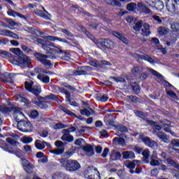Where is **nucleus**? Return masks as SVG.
<instances>
[{"instance_id": "1", "label": "nucleus", "mask_w": 179, "mask_h": 179, "mask_svg": "<svg viewBox=\"0 0 179 179\" xmlns=\"http://www.w3.org/2000/svg\"><path fill=\"white\" fill-rule=\"evenodd\" d=\"M59 163L67 171H78L80 169V164L78 161L62 158L59 159Z\"/></svg>"}, {"instance_id": "2", "label": "nucleus", "mask_w": 179, "mask_h": 179, "mask_svg": "<svg viewBox=\"0 0 179 179\" xmlns=\"http://www.w3.org/2000/svg\"><path fill=\"white\" fill-rule=\"evenodd\" d=\"M147 124H149V125H152L153 127L154 130L152 131V134H155L161 139L163 141V142H165V143H169L170 142V138L166 135V134L162 132H158L157 131H160L162 129V127H160L159 124H157V122H153L152 120H148Z\"/></svg>"}, {"instance_id": "3", "label": "nucleus", "mask_w": 179, "mask_h": 179, "mask_svg": "<svg viewBox=\"0 0 179 179\" xmlns=\"http://www.w3.org/2000/svg\"><path fill=\"white\" fill-rule=\"evenodd\" d=\"M166 7L171 13H179V0H168Z\"/></svg>"}, {"instance_id": "4", "label": "nucleus", "mask_w": 179, "mask_h": 179, "mask_svg": "<svg viewBox=\"0 0 179 179\" xmlns=\"http://www.w3.org/2000/svg\"><path fill=\"white\" fill-rule=\"evenodd\" d=\"M35 57L39 62H41L46 68H51L52 66V64H51V62L50 60L47 59V58H50V59H55V57H50L47 56L44 54L42 53H36Z\"/></svg>"}, {"instance_id": "5", "label": "nucleus", "mask_w": 179, "mask_h": 179, "mask_svg": "<svg viewBox=\"0 0 179 179\" xmlns=\"http://www.w3.org/2000/svg\"><path fill=\"white\" fill-rule=\"evenodd\" d=\"M25 89L28 90V92H31L36 96L40 94L41 93V87L40 85L33 86L32 81H26L25 83Z\"/></svg>"}, {"instance_id": "6", "label": "nucleus", "mask_w": 179, "mask_h": 179, "mask_svg": "<svg viewBox=\"0 0 179 179\" xmlns=\"http://www.w3.org/2000/svg\"><path fill=\"white\" fill-rule=\"evenodd\" d=\"M21 164L27 174H31V173H33V170H34V165L30 163V162H29L26 158L21 159Z\"/></svg>"}, {"instance_id": "7", "label": "nucleus", "mask_w": 179, "mask_h": 179, "mask_svg": "<svg viewBox=\"0 0 179 179\" xmlns=\"http://www.w3.org/2000/svg\"><path fill=\"white\" fill-rule=\"evenodd\" d=\"M43 48L45 51H47L48 54H59V52H62V50L59 49V48L55 46L52 43L48 45H43Z\"/></svg>"}, {"instance_id": "8", "label": "nucleus", "mask_w": 179, "mask_h": 179, "mask_svg": "<svg viewBox=\"0 0 179 179\" xmlns=\"http://www.w3.org/2000/svg\"><path fill=\"white\" fill-rule=\"evenodd\" d=\"M34 72L38 73V79L43 83H48L50 82V77L44 74L45 73V71H44L43 69L37 68L34 70Z\"/></svg>"}, {"instance_id": "9", "label": "nucleus", "mask_w": 179, "mask_h": 179, "mask_svg": "<svg viewBox=\"0 0 179 179\" xmlns=\"http://www.w3.org/2000/svg\"><path fill=\"white\" fill-rule=\"evenodd\" d=\"M141 140L148 148H151V149H154V150H157L159 145H157V143H156V141L150 139V138L149 137L141 138Z\"/></svg>"}, {"instance_id": "10", "label": "nucleus", "mask_w": 179, "mask_h": 179, "mask_svg": "<svg viewBox=\"0 0 179 179\" xmlns=\"http://www.w3.org/2000/svg\"><path fill=\"white\" fill-rule=\"evenodd\" d=\"M17 62L20 64V66H29V64H31V59H30V57H27L26 55L23 54L22 56L18 57Z\"/></svg>"}, {"instance_id": "11", "label": "nucleus", "mask_w": 179, "mask_h": 179, "mask_svg": "<svg viewBox=\"0 0 179 179\" xmlns=\"http://www.w3.org/2000/svg\"><path fill=\"white\" fill-rule=\"evenodd\" d=\"M60 92L66 95V101L67 104L73 106V107H78V103L71 99V93L69 92L66 91V90L64 88L60 89Z\"/></svg>"}, {"instance_id": "12", "label": "nucleus", "mask_w": 179, "mask_h": 179, "mask_svg": "<svg viewBox=\"0 0 179 179\" xmlns=\"http://www.w3.org/2000/svg\"><path fill=\"white\" fill-rule=\"evenodd\" d=\"M90 65L95 66V68H104V66H111V63L105 60H102L101 62L91 61L90 62Z\"/></svg>"}, {"instance_id": "13", "label": "nucleus", "mask_w": 179, "mask_h": 179, "mask_svg": "<svg viewBox=\"0 0 179 179\" xmlns=\"http://www.w3.org/2000/svg\"><path fill=\"white\" fill-rule=\"evenodd\" d=\"M94 170H95V171H96V175L92 171H85L84 172L85 178H87V179H101V177L100 176V173L99 172V171H97V169H94Z\"/></svg>"}, {"instance_id": "14", "label": "nucleus", "mask_w": 179, "mask_h": 179, "mask_svg": "<svg viewBox=\"0 0 179 179\" xmlns=\"http://www.w3.org/2000/svg\"><path fill=\"white\" fill-rule=\"evenodd\" d=\"M30 127H31L30 122H26L23 120H20L17 124V128L19 131H21L22 132L26 131V129H29Z\"/></svg>"}, {"instance_id": "15", "label": "nucleus", "mask_w": 179, "mask_h": 179, "mask_svg": "<svg viewBox=\"0 0 179 179\" xmlns=\"http://www.w3.org/2000/svg\"><path fill=\"white\" fill-rule=\"evenodd\" d=\"M0 36H6L7 37H12V38L19 40V36L17 34L8 29H0Z\"/></svg>"}, {"instance_id": "16", "label": "nucleus", "mask_w": 179, "mask_h": 179, "mask_svg": "<svg viewBox=\"0 0 179 179\" xmlns=\"http://www.w3.org/2000/svg\"><path fill=\"white\" fill-rule=\"evenodd\" d=\"M18 140L19 136L15 134H11L10 137L6 138L8 143H10V145H12L13 146L19 145L20 143L17 141Z\"/></svg>"}, {"instance_id": "17", "label": "nucleus", "mask_w": 179, "mask_h": 179, "mask_svg": "<svg viewBox=\"0 0 179 179\" xmlns=\"http://www.w3.org/2000/svg\"><path fill=\"white\" fill-rule=\"evenodd\" d=\"M13 115L17 122L21 121V120H23V118H24V115L19 108H15L14 109Z\"/></svg>"}, {"instance_id": "18", "label": "nucleus", "mask_w": 179, "mask_h": 179, "mask_svg": "<svg viewBox=\"0 0 179 179\" xmlns=\"http://www.w3.org/2000/svg\"><path fill=\"white\" fill-rule=\"evenodd\" d=\"M137 9L147 15H152V10H150V9H149V8L145 6V4H143V3H138Z\"/></svg>"}, {"instance_id": "19", "label": "nucleus", "mask_w": 179, "mask_h": 179, "mask_svg": "<svg viewBox=\"0 0 179 179\" xmlns=\"http://www.w3.org/2000/svg\"><path fill=\"white\" fill-rule=\"evenodd\" d=\"M115 118L113 117V114H108L104 117V121L106 125H110V127H114V122Z\"/></svg>"}, {"instance_id": "20", "label": "nucleus", "mask_w": 179, "mask_h": 179, "mask_svg": "<svg viewBox=\"0 0 179 179\" xmlns=\"http://www.w3.org/2000/svg\"><path fill=\"white\" fill-rule=\"evenodd\" d=\"M92 68L90 66H85V67H81L80 69H78L77 71H76L73 73V75H87V71H91Z\"/></svg>"}, {"instance_id": "21", "label": "nucleus", "mask_w": 179, "mask_h": 179, "mask_svg": "<svg viewBox=\"0 0 179 179\" xmlns=\"http://www.w3.org/2000/svg\"><path fill=\"white\" fill-rule=\"evenodd\" d=\"M43 38L47 41H55V40H57L58 41H61L62 43H68V41L64 38H58L53 36H44Z\"/></svg>"}, {"instance_id": "22", "label": "nucleus", "mask_w": 179, "mask_h": 179, "mask_svg": "<svg viewBox=\"0 0 179 179\" xmlns=\"http://www.w3.org/2000/svg\"><path fill=\"white\" fill-rule=\"evenodd\" d=\"M99 45L101 47H106V48H113V47H114V42L110 40L104 39L101 41Z\"/></svg>"}, {"instance_id": "23", "label": "nucleus", "mask_w": 179, "mask_h": 179, "mask_svg": "<svg viewBox=\"0 0 179 179\" xmlns=\"http://www.w3.org/2000/svg\"><path fill=\"white\" fill-rule=\"evenodd\" d=\"M85 155L90 157V156H93L94 155V151L93 150V147L90 145H87L83 148Z\"/></svg>"}, {"instance_id": "24", "label": "nucleus", "mask_w": 179, "mask_h": 179, "mask_svg": "<svg viewBox=\"0 0 179 179\" xmlns=\"http://www.w3.org/2000/svg\"><path fill=\"white\" fill-rule=\"evenodd\" d=\"M59 108H60V110H62V111H64V113H65L68 115H71V117H76V118H78V120H83L82 116H78V117L76 116V115L75 113H73L72 111L68 110L66 108H65L62 106H60Z\"/></svg>"}, {"instance_id": "25", "label": "nucleus", "mask_w": 179, "mask_h": 179, "mask_svg": "<svg viewBox=\"0 0 179 179\" xmlns=\"http://www.w3.org/2000/svg\"><path fill=\"white\" fill-rule=\"evenodd\" d=\"M7 14L8 15V16H12L13 17H21V19H26V17H24V15L12 10L10 9L7 11Z\"/></svg>"}, {"instance_id": "26", "label": "nucleus", "mask_w": 179, "mask_h": 179, "mask_svg": "<svg viewBox=\"0 0 179 179\" xmlns=\"http://www.w3.org/2000/svg\"><path fill=\"white\" fill-rule=\"evenodd\" d=\"M142 35L143 36H150V25H149V24L148 23H145L143 25V28H142Z\"/></svg>"}, {"instance_id": "27", "label": "nucleus", "mask_w": 179, "mask_h": 179, "mask_svg": "<svg viewBox=\"0 0 179 179\" xmlns=\"http://www.w3.org/2000/svg\"><path fill=\"white\" fill-rule=\"evenodd\" d=\"M63 134L64 135L61 138L62 141H64V142H73V137L69 133L63 131Z\"/></svg>"}, {"instance_id": "28", "label": "nucleus", "mask_w": 179, "mask_h": 179, "mask_svg": "<svg viewBox=\"0 0 179 179\" xmlns=\"http://www.w3.org/2000/svg\"><path fill=\"white\" fill-rule=\"evenodd\" d=\"M112 34L113 36H114V37L119 38V40H120V41H122V43H124L125 44L128 43V40L125 38V37L124 36V35H122V34H120V32H117V31H113Z\"/></svg>"}, {"instance_id": "29", "label": "nucleus", "mask_w": 179, "mask_h": 179, "mask_svg": "<svg viewBox=\"0 0 179 179\" xmlns=\"http://www.w3.org/2000/svg\"><path fill=\"white\" fill-rule=\"evenodd\" d=\"M123 159H135V154L132 151H124L122 152Z\"/></svg>"}, {"instance_id": "30", "label": "nucleus", "mask_w": 179, "mask_h": 179, "mask_svg": "<svg viewBox=\"0 0 179 179\" xmlns=\"http://www.w3.org/2000/svg\"><path fill=\"white\" fill-rule=\"evenodd\" d=\"M35 147L38 150H43L45 148V141H41V140H36L35 141Z\"/></svg>"}, {"instance_id": "31", "label": "nucleus", "mask_w": 179, "mask_h": 179, "mask_svg": "<svg viewBox=\"0 0 179 179\" xmlns=\"http://www.w3.org/2000/svg\"><path fill=\"white\" fill-rule=\"evenodd\" d=\"M136 58H139V59H144V61H148L150 64L153 62V59L148 55H136Z\"/></svg>"}, {"instance_id": "32", "label": "nucleus", "mask_w": 179, "mask_h": 179, "mask_svg": "<svg viewBox=\"0 0 179 179\" xmlns=\"http://www.w3.org/2000/svg\"><path fill=\"white\" fill-rule=\"evenodd\" d=\"M80 113L83 115H86L87 117H90V115H92V114H93V109H92L91 108H84L80 110Z\"/></svg>"}, {"instance_id": "33", "label": "nucleus", "mask_w": 179, "mask_h": 179, "mask_svg": "<svg viewBox=\"0 0 179 179\" xmlns=\"http://www.w3.org/2000/svg\"><path fill=\"white\" fill-rule=\"evenodd\" d=\"M20 142H22V143L27 145L33 142V138L29 137L28 136H24L20 138Z\"/></svg>"}, {"instance_id": "34", "label": "nucleus", "mask_w": 179, "mask_h": 179, "mask_svg": "<svg viewBox=\"0 0 179 179\" xmlns=\"http://www.w3.org/2000/svg\"><path fill=\"white\" fill-rule=\"evenodd\" d=\"M6 23L8 24V29H13V27H15V26H17V23H16V22H15L13 20L10 19V18H7L6 19Z\"/></svg>"}, {"instance_id": "35", "label": "nucleus", "mask_w": 179, "mask_h": 179, "mask_svg": "<svg viewBox=\"0 0 179 179\" xmlns=\"http://www.w3.org/2000/svg\"><path fill=\"white\" fill-rule=\"evenodd\" d=\"M142 26H143V21L142 20H141L136 22V24L133 27V29L136 31H139V30H141V29L142 28Z\"/></svg>"}, {"instance_id": "36", "label": "nucleus", "mask_w": 179, "mask_h": 179, "mask_svg": "<svg viewBox=\"0 0 179 179\" xmlns=\"http://www.w3.org/2000/svg\"><path fill=\"white\" fill-rule=\"evenodd\" d=\"M10 52H13V54H15V55H17V57H18V58L20 57H22L23 55V52H22V50H20V49L19 48H10Z\"/></svg>"}, {"instance_id": "37", "label": "nucleus", "mask_w": 179, "mask_h": 179, "mask_svg": "<svg viewBox=\"0 0 179 179\" xmlns=\"http://www.w3.org/2000/svg\"><path fill=\"white\" fill-rule=\"evenodd\" d=\"M52 179H68V176L62 173H57L52 176Z\"/></svg>"}, {"instance_id": "38", "label": "nucleus", "mask_w": 179, "mask_h": 179, "mask_svg": "<svg viewBox=\"0 0 179 179\" xmlns=\"http://www.w3.org/2000/svg\"><path fill=\"white\" fill-rule=\"evenodd\" d=\"M157 33H159L160 36L168 34L169 29L166 28V27H160L157 29Z\"/></svg>"}, {"instance_id": "39", "label": "nucleus", "mask_w": 179, "mask_h": 179, "mask_svg": "<svg viewBox=\"0 0 179 179\" xmlns=\"http://www.w3.org/2000/svg\"><path fill=\"white\" fill-rule=\"evenodd\" d=\"M144 70V68L143 66H136L132 70L131 72L134 73V75H139L142 71Z\"/></svg>"}, {"instance_id": "40", "label": "nucleus", "mask_w": 179, "mask_h": 179, "mask_svg": "<svg viewBox=\"0 0 179 179\" xmlns=\"http://www.w3.org/2000/svg\"><path fill=\"white\" fill-rule=\"evenodd\" d=\"M64 149L65 148H60L55 150H51L50 153H52L53 155H62V153H64Z\"/></svg>"}, {"instance_id": "41", "label": "nucleus", "mask_w": 179, "mask_h": 179, "mask_svg": "<svg viewBox=\"0 0 179 179\" xmlns=\"http://www.w3.org/2000/svg\"><path fill=\"white\" fill-rule=\"evenodd\" d=\"M113 142L115 143H119V145H121L122 146H125V140L122 138H117L115 137L113 138Z\"/></svg>"}, {"instance_id": "42", "label": "nucleus", "mask_w": 179, "mask_h": 179, "mask_svg": "<svg viewBox=\"0 0 179 179\" xmlns=\"http://www.w3.org/2000/svg\"><path fill=\"white\" fill-rule=\"evenodd\" d=\"M164 8V3L162 1H158L155 3V8L157 10H162Z\"/></svg>"}, {"instance_id": "43", "label": "nucleus", "mask_w": 179, "mask_h": 179, "mask_svg": "<svg viewBox=\"0 0 179 179\" xmlns=\"http://www.w3.org/2000/svg\"><path fill=\"white\" fill-rule=\"evenodd\" d=\"M130 86H131L134 92H139V86L138 85V83H136V81L131 80L130 81Z\"/></svg>"}, {"instance_id": "44", "label": "nucleus", "mask_w": 179, "mask_h": 179, "mask_svg": "<svg viewBox=\"0 0 179 179\" xmlns=\"http://www.w3.org/2000/svg\"><path fill=\"white\" fill-rule=\"evenodd\" d=\"M59 54H62L63 56H62V59L64 61H70L71 60V54L66 52H59Z\"/></svg>"}, {"instance_id": "45", "label": "nucleus", "mask_w": 179, "mask_h": 179, "mask_svg": "<svg viewBox=\"0 0 179 179\" xmlns=\"http://www.w3.org/2000/svg\"><path fill=\"white\" fill-rule=\"evenodd\" d=\"M124 164V166L127 167V169H129L130 170L135 169V164L134 163V162L125 161Z\"/></svg>"}, {"instance_id": "46", "label": "nucleus", "mask_w": 179, "mask_h": 179, "mask_svg": "<svg viewBox=\"0 0 179 179\" xmlns=\"http://www.w3.org/2000/svg\"><path fill=\"white\" fill-rule=\"evenodd\" d=\"M81 30H82V31H83V33H85L86 34V36H87V37H89V38H90V40H92V41H94V36L92 35V34H90L89 31H87L86 28H85L84 27H82Z\"/></svg>"}, {"instance_id": "47", "label": "nucleus", "mask_w": 179, "mask_h": 179, "mask_svg": "<svg viewBox=\"0 0 179 179\" xmlns=\"http://www.w3.org/2000/svg\"><path fill=\"white\" fill-rule=\"evenodd\" d=\"M127 10H130L131 12H134L135 9H136V3H130L127 5Z\"/></svg>"}, {"instance_id": "48", "label": "nucleus", "mask_w": 179, "mask_h": 179, "mask_svg": "<svg viewBox=\"0 0 179 179\" xmlns=\"http://www.w3.org/2000/svg\"><path fill=\"white\" fill-rule=\"evenodd\" d=\"M145 162H148L149 156H150V151L149 150H144L142 152Z\"/></svg>"}, {"instance_id": "49", "label": "nucleus", "mask_w": 179, "mask_h": 179, "mask_svg": "<svg viewBox=\"0 0 179 179\" xmlns=\"http://www.w3.org/2000/svg\"><path fill=\"white\" fill-rule=\"evenodd\" d=\"M150 72H151L152 74L154 75V76H157V78H159V79H163V76L160 74L159 72L156 71L155 70L152 69H148Z\"/></svg>"}, {"instance_id": "50", "label": "nucleus", "mask_w": 179, "mask_h": 179, "mask_svg": "<svg viewBox=\"0 0 179 179\" xmlns=\"http://www.w3.org/2000/svg\"><path fill=\"white\" fill-rule=\"evenodd\" d=\"M97 99L99 100V101H103V103H105L106 101H107V100H108V96L106 94L99 95L97 96Z\"/></svg>"}, {"instance_id": "51", "label": "nucleus", "mask_w": 179, "mask_h": 179, "mask_svg": "<svg viewBox=\"0 0 179 179\" xmlns=\"http://www.w3.org/2000/svg\"><path fill=\"white\" fill-rule=\"evenodd\" d=\"M162 162V160H159L157 159H151L150 161V165L151 166H159L160 163Z\"/></svg>"}, {"instance_id": "52", "label": "nucleus", "mask_w": 179, "mask_h": 179, "mask_svg": "<svg viewBox=\"0 0 179 179\" xmlns=\"http://www.w3.org/2000/svg\"><path fill=\"white\" fill-rule=\"evenodd\" d=\"M171 27L173 31H178L179 30V24L177 22H173L171 24Z\"/></svg>"}, {"instance_id": "53", "label": "nucleus", "mask_w": 179, "mask_h": 179, "mask_svg": "<svg viewBox=\"0 0 179 179\" xmlns=\"http://www.w3.org/2000/svg\"><path fill=\"white\" fill-rule=\"evenodd\" d=\"M35 104H36V106H38V107H40V108H48V106L45 105L44 103L42 102H38V101H34Z\"/></svg>"}, {"instance_id": "54", "label": "nucleus", "mask_w": 179, "mask_h": 179, "mask_svg": "<svg viewBox=\"0 0 179 179\" xmlns=\"http://www.w3.org/2000/svg\"><path fill=\"white\" fill-rule=\"evenodd\" d=\"M0 111L4 114H8V113L12 111V110L8 107H0Z\"/></svg>"}, {"instance_id": "55", "label": "nucleus", "mask_w": 179, "mask_h": 179, "mask_svg": "<svg viewBox=\"0 0 179 179\" xmlns=\"http://www.w3.org/2000/svg\"><path fill=\"white\" fill-rule=\"evenodd\" d=\"M41 17H43V19H50V17H51V14L48 13L47 10H44V13H42Z\"/></svg>"}, {"instance_id": "56", "label": "nucleus", "mask_w": 179, "mask_h": 179, "mask_svg": "<svg viewBox=\"0 0 179 179\" xmlns=\"http://www.w3.org/2000/svg\"><path fill=\"white\" fill-rule=\"evenodd\" d=\"M0 55H4L5 57H8V58H10L12 57V54L2 50H0Z\"/></svg>"}, {"instance_id": "57", "label": "nucleus", "mask_w": 179, "mask_h": 179, "mask_svg": "<svg viewBox=\"0 0 179 179\" xmlns=\"http://www.w3.org/2000/svg\"><path fill=\"white\" fill-rule=\"evenodd\" d=\"M114 80H115V82L118 83L120 82V83H124L125 82V78H122V77H113Z\"/></svg>"}, {"instance_id": "58", "label": "nucleus", "mask_w": 179, "mask_h": 179, "mask_svg": "<svg viewBox=\"0 0 179 179\" xmlns=\"http://www.w3.org/2000/svg\"><path fill=\"white\" fill-rule=\"evenodd\" d=\"M152 41L153 44H155L157 48L160 45V42L157 38H152Z\"/></svg>"}, {"instance_id": "59", "label": "nucleus", "mask_w": 179, "mask_h": 179, "mask_svg": "<svg viewBox=\"0 0 179 179\" xmlns=\"http://www.w3.org/2000/svg\"><path fill=\"white\" fill-rule=\"evenodd\" d=\"M48 99H50V100H55V101H57V103L59 102V101L58 100V97H57L54 94H50L47 96Z\"/></svg>"}, {"instance_id": "60", "label": "nucleus", "mask_w": 179, "mask_h": 179, "mask_svg": "<svg viewBox=\"0 0 179 179\" xmlns=\"http://www.w3.org/2000/svg\"><path fill=\"white\" fill-rule=\"evenodd\" d=\"M21 48L23 51H24V52H31V49H30L29 47L26 45H22Z\"/></svg>"}, {"instance_id": "61", "label": "nucleus", "mask_w": 179, "mask_h": 179, "mask_svg": "<svg viewBox=\"0 0 179 179\" xmlns=\"http://www.w3.org/2000/svg\"><path fill=\"white\" fill-rule=\"evenodd\" d=\"M135 114L138 117H140L141 118H143L144 117H146V114H145V113H143V112H141V111H136Z\"/></svg>"}, {"instance_id": "62", "label": "nucleus", "mask_w": 179, "mask_h": 179, "mask_svg": "<svg viewBox=\"0 0 179 179\" xmlns=\"http://www.w3.org/2000/svg\"><path fill=\"white\" fill-rule=\"evenodd\" d=\"M31 118H37L38 117V112L37 110H33L31 113Z\"/></svg>"}, {"instance_id": "63", "label": "nucleus", "mask_w": 179, "mask_h": 179, "mask_svg": "<svg viewBox=\"0 0 179 179\" xmlns=\"http://www.w3.org/2000/svg\"><path fill=\"white\" fill-rule=\"evenodd\" d=\"M171 144L174 148H179V140L172 141Z\"/></svg>"}, {"instance_id": "64", "label": "nucleus", "mask_w": 179, "mask_h": 179, "mask_svg": "<svg viewBox=\"0 0 179 179\" xmlns=\"http://www.w3.org/2000/svg\"><path fill=\"white\" fill-rule=\"evenodd\" d=\"M24 152H27V153H30V152H31V147L28 145H24Z\"/></svg>"}]
</instances>
